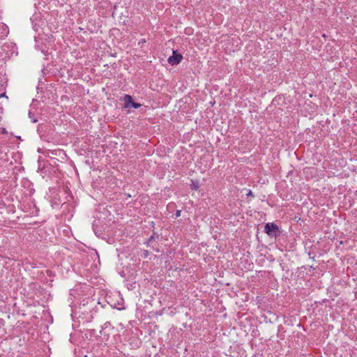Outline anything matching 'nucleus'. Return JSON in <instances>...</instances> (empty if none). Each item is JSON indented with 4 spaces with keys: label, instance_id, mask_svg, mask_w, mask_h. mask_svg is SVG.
Here are the masks:
<instances>
[{
    "label": "nucleus",
    "instance_id": "obj_1",
    "mask_svg": "<svg viewBox=\"0 0 357 357\" xmlns=\"http://www.w3.org/2000/svg\"><path fill=\"white\" fill-rule=\"evenodd\" d=\"M264 231L271 237H276L280 234L279 227L272 222H268L265 225Z\"/></svg>",
    "mask_w": 357,
    "mask_h": 357
},
{
    "label": "nucleus",
    "instance_id": "obj_2",
    "mask_svg": "<svg viewBox=\"0 0 357 357\" xmlns=\"http://www.w3.org/2000/svg\"><path fill=\"white\" fill-rule=\"evenodd\" d=\"M123 101L125 102L124 107L126 108H135L138 109L141 107V104L135 102L132 100V98L131 96L128 94H126L123 98Z\"/></svg>",
    "mask_w": 357,
    "mask_h": 357
},
{
    "label": "nucleus",
    "instance_id": "obj_3",
    "mask_svg": "<svg viewBox=\"0 0 357 357\" xmlns=\"http://www.w3.org/2000/svg\"><path fill=\"white\" fill-rule=\"evenodd\" d=\"M182 59L183 56L181 54H177L175 51H173V55L168 58L167 61L172 66H174L178 64Z\"/></svg>",
    "mask_w": 357,
    "mask_h": 357
},
{
    "label": "nucleus",
    "instance_id": "obj_4",
    "mask_svg": "<svg viewBox=\"0 0 357 357\" xmlns=\"http://www.w3.org/2000/svg\"><path fill=\"white\" fill-rule=\"evenodd\" d=\"M155 238H159V236L158 235H155V234L154 233L152 236H151L149 237V238L148 239V241H147V245H149L150 243H151L153 241H154L155 240Z\"/></svg>",
    "mask_w": 357,
    "mask_h": 357
},
{
    "label": "nucleus",
    "instance_id": "obj_5",
    "mask_svg": "<svg viewBox=\"0 0 357 357\" xmlns=\"http://www.w3.org/2000/svg\"><path fill=\"white\" fill-rule=\"evenodd\" d=\"M198 188H199L198 183H193V188H192V189L197 190Z\"/></svg>",
    "mask_w": 357,
    "mask_h": 357
},
{
    "label": "nucleus",
    "instance_id": "obj_6",
    "mask_svg": "<svg viewBox=\"0 0 357 357\" xmlns=\"http://www.w3.org/2000/svg\"><path fill=\"white\" fill-rule=\"evenodd\" d=\"M246 195L248 197H249V196L254 197L253 193L251 190H249Z\"/></svg>",
    "mask_w": 357,
    "mask_h": 357
},
{
    "label": "nucleus",
    "instance_id": "obj_7",
    "mask_svg": "<svg viewBox=\"0 0 357 357\" xmlns=\"http://www.w3.org/2000/svg\"><path fill=\"white\" fill-rule=\"evenodd\" d=\"M181 215V211H177L176 213V216L179 217Z\"/></svg>",
    "mask_w": 357,
    "mask_h": 357
},
{
    "label": "nucleus",
    "instance_id": "obj_8",
    "mask_svg": "<svg viewBox=\"0 0 357 357\" xmlns=\"http://www.w3.org/2000/svg\"><path fill=\"white\" fill-rule=\"evenodd\" d=\"M1 97H5V98H8V97L6 95V93H3L0 94V98H1Z\"/></svg>",
    "mask_w": 357,
    "mask_h": 357
}]
</instances>
